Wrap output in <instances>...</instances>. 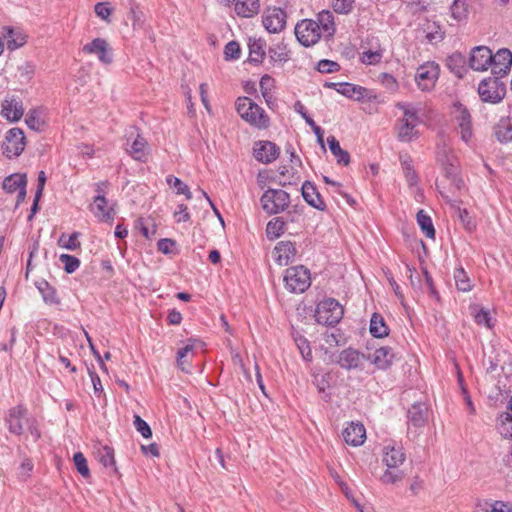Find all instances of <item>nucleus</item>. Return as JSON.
I'll return each mask as SVG.
<instances>
[{"label": "nucleus", "mask_w": 512, "mask_h": 512, "mask_svg": "<svg viewBox=\"0 0 512 512\" xmlns=\"http://www.w3.org/2000/svg\"><path fill=\"white\" fill-rule=\"evenodd\" d=\"M393 468H387L380 480L384 484H394L405 477V473L400 470L392 471Z\"/></svg>", "instance_id": "obj_52"}, {"label": "nucleus", "mask_w": 512, "mask_h": 512, "mask_svg": "<svg viewBox=\"0 0 512 512\" xmlns=\"http://www.w3.org/2000/svg\"><path fill=\"white\" fill-rule=\"evenodd\" d=\"M301 193L304 200L313 208L319 211H325L326 204L322 200L320 193L317 191L314 184L310 181H305L301 187Z\"/></svg>", "instance_id": "obj_23"}, {"label": "nucleus", "mask_w": 512, "mask_h": 512, "mask_svg": "<svg viewBox=\"0 0 512 512\" xmlns=\"http://www.w3.org/2000/svg\"><path fill=\"white\" fill-rule=\"evenodd\" d=\"M333 86H338V88H336V91L338 93L356 101H361L365 98L369 99L371 97L370 91L367 88L359 85L343 82L333 84Z\"/></svg>", "instance_id": "obj_21"}, {"label": "nucleus", "mask_w": 512, "mask_h": 512, "mask_svg": "<svg viewBox=\"0 0 512 512\" xmlns=\"http://www.w3.org/2000/svg\"><path fill=\"white\" fill-rule=\"evenodd\" d=\"M382 59V54L379 51H365L362 54L361 61L366 65L378 64Z\"/></svg>", "instance_id": "obj_60"}, {"label": "nucleus", "mask_w": 512, "mask_h": 512, "mask_svg": "<svg viewBox=\"0 0 512 512\" xmlns=\"http://www.w3.org/2000/svg\"><path fill=\"white\" fill-rule=\"evenodd\" d=\"M241 49L237 41H230L224 48V55L226 60H237L240 58Z\"/></svg>", "instance_id": "obj_54"}, {"label": "nucleus", "mask_w": 512, "mask_h": 512, "mask_svg": "<svg viewBox=\"0 0 512 512\" xmlns=\"http://www.w3.org/2000/svg\"><path fill=\"white\" fill-rule=\"evenodd\" d=\"M344 315L342 305L334 298H325L315 309V320L318 324L334 327Z\"/></svg>", "instance_id": "obj_2"}, {"label": "nucleus", "mask_w": 512, "mask_h": 512, "mask_svg": "<svg viewBox=\"0 0 512 512\" xmlns=\"http://www.w3.org/2000/svg\"><path fill=\"white\" fill-rule=\"evenodd\" d=\"M133 424L135 429L146 439L152 437V430L148 423L143 420L139 415H134Z\"/></svg>", "instance_id": "obj_53"}, {"label": "nucleus", "mask_w": 512, "mask_h": 512, "mask_svg": "<svg viewBox=\"0 0 512 512\" xmlns=\"http://www.w3.org/2000/svg\"><path fill=\"white\" fill-rule=\"evenodd\" d=\"M262 208L268 214H278L284 211L290 203V195L281 189L269 188L261 196Z\"/></svg>", "instance_id": "obj_4"}, {"label": "nucleus", "mask_w": 512, "mask_h": 512, "mask_svg": "<svg viewBox=\"0 0 512 512\" xmlns=\"http://www.w3.org/2000/svg\"><path fill=\"white\" fill-rule=\"evenodd\" d=\"M270 59L274 62H287L289 60L288 50L285 44L279 43L269 48Z\"/></svg>", "instance_id": "obj_43"}, {"label": "nucleus", "mask_w": 512, "mask_h": 512, "mask_svg": "<svg viewBox=\"0 0 512 512\" xmlns=\"http://www.w3.org/2000/svg\"><path fill=\"white\" fill-rule=\"evenodd\" d=\"M84 54H94L99 61L105 65H109L113 61L112 49L104 38H95L90 43L83 46Z\"/></svg>", "instance_id": "obj_10"}, {"label": "nucleus", "mask_w": 512, "mask_h": 512, "mask_svg": "<svg viewBox=\"0 0 512 512\" xmlns=\"http://www.w3.org/2000/svg\"><path fill=\"white\" fill-rule=\"evenodd\" d=\"M454 280L457 288H472L469 284L467 272L462 267L455 269Z\"/></svg>", "instance_id": "obj_56"}, {"label": "nucleus", "mask_w": 512, "mask_h": 512, "mask_svg": "<svg viewBox=\"0 0 512 512\" xmlns=\"http://www.w3.org/2000/svg\"><path fill=\"white\" fill-rule=\"evenodd\" d=\"M366 357L358 350L351 347L342 350L337 358L339 366L345 370H354L360 368Z\"/></svg>", "instance_id": "obj_14"}, {"label": "nucleus", "mask_w": 512, "mask_h": 512, "mask_svg": "<svg viewBox=\"0 0 512 512\" xmlns=\"http://www.w3.org/2000/svg\"><path fill=\"white\" fill-rule=\"evenodd\" d=\"M99 462L106 468L111 467L116 471L114 450L109 446H102L96 452Z\"/></svg>", "instance_id": "obj_38"}, {"label": "nucleus", "mask_w": 512, "mask_h": 512, "mask_svg": "<svg viewBox=\"0 0 512 512\" xmlns=\"http://www.w3.org/2000/svg\"><path fill=\"white\" fill-rule=\"evenodd\" d=\"M439 66L435 62H427L421 65L416 72L415 81L422 91H429L439 77Z\"/></svg>", "instance_id": "obj_8"}, {"label": "nucleus", "mask_w": 512, "mask_h": 512, "mask_svg": "<svg viewBox=\"0 0 512 512\" xmlns=\"http://www.w3.org/2000/svg\"><path fill=\"white\" fill-rule=\"evenodd\" d=\"M409 425L416 428L424 427L428 420V407L425 403H414L407 412Z\"/></svg>", "instance_id": "obj_22"}, {"label": "nucleus", "mask_w": 512, "mask_h": 512, "mask_svg": "<svg viewBox=\"0 0 512 512\" xmlns=\"http://www.w3.org/2000/svg\"><path fill=\"white\" fill-rule=\"evenodd\" d=\"M24 113L22 101L18 98L6 99L2 103V116L8 121H19Z\"/></svg>", "instance_id": "obj_24"}, {"label": "nucleus", "mask_w": 512, "mask_h": 512, "mask_svg": "<svg viewBox=\"0 0 512 512\" xmlns=\"http://www.w3.org/2000/svg\"><path fill=\"white\" fill-rule=\"evenodd\" d=\"M471 314H473L474 319L477 324L485 325L486 327H491V318L489 316V312L484 309H478L477 305L470 307Z\"/></svg>", "instance_id": "obj_48"}, {"label": "nucleus", "mask_w": 512, "mask_h": 512, "mask_svg": "<svg viewBox=\"0 0 512 512\" xmlns=\"http://www.w3.org/2000/svg\"><path fill=\"white\" fill-rule=\"evenodd\" d=\"M395 358V354L390 347H380L375 350L372 357H369L370 361L378 368L385 370L389 368Z\"/></svg>", "instance_id": "obj_25"}, {"label": "nucleus", "mask_w": 512, "mask_h": 512, "mask_svg": "<svg viewBox=\"0 0 512 512\" xmlns=\"http://www.w3.org/2000/svg\"><path fill=\"white\" fill-rule=\"evenodd\" d=\"M259 8V0H238L235 4V12L244 18L254 16L258 13Z\"/></svg>", "instance_id": "obj_30"}, {"label": "nucleus", "mask_w": 512, "mask_h": 512, "mask_svg": "<svg viewBox=\"0 0 512 512\" xmlns=\"http://www.w3.org/2000/svg\"><path fill=\"white\" fill-rule=\"evenodd\" d=\"M370 333L375 338H383L389 334L384 318L378 313H373L370 319Z\"/></svg>", "instance_id": "obj_31"}, {"label": "nucleus", "mask_w": 512, "mask_h": 512, "mask_svg": "<svg viewBox=\"0 0 512 512\" xmlns=\"http://www.w3.org/2000/svg\"><path fill=\"white\" fill-rule=\"evenodd\" d=\"M27 186L26 174L14 173L3 180L2 187L7 193H15Z\"/></svg>", "instance_id": "obj_28"}, {"label": "nucleus", "mask_w": 512, "mask_h": 512, "mask_svg": "<svg viewBox=\"0 0 512 512\" xmlns=\"http://www.w3.org/2000/svg\"><path fill=\"white\" fill-rule=\"evenodd\" d=\"M90 211L100 222H111L114 219V209L108 206L106 197L98 194L90 205Z\"/></svg>", "instance_id": "obj_16"}, {"label": "nucleus", "mask_w": 512, "mask_h": 512, "mask_svg": "<svg viewBox=\"0 0 512 512\" xmlns=\"http://www.w3.org/2000/svg\"><path fill=\"white\" fill-rule=\"evenodd\" d=\"M26 413L27 409L22 404L8 410L6 423L8 425L9 432L15 435H21L23 433L24 428L22 419L25 417Z\"/></svg>", "instance_id": "obj_18"}, {"label": "nucleus", "mask_w": 512, "mask_h": 512, "mask_svg": "<svg viewBox=\"0 0 512 512\" xmlns=\"http://www.w3.org/2000/svg\"><path fill=\"white\" fill-rule=\"evenodd\" d=\"M59 260L64 265V269L67 273L75 272L80 266V260L72 255L62 254Z\"/></svg>", "instance_id": "obj_51"}, {"label": "nucleus", "mask_w": 512, "mask_h": 512, "mask_svg": "<svg viewBox=\"0 0 512 512\" xmlns=\"http://www.w3.org/2000/svg\"><path fill=\"white\" fill-rule=\"evenodd\" d=\"M249 58L248 61L254 64L262 63L265 56L266 42L261 38H249Z\"/></svg>", "instance_id": "obj_26"}, {"label": "nucleus", "mask_w": 512, "mask_h": 512, "mask_svg": "<svg viewBox=\"0 0 512 512\" xmlns=\"http://www.w3.org/2000/svg\"><path fill=\"white\" fill-rule=\"evenodd\" d=\"M396 107L403 111L402 122H407L415 125H418L420 123V119L418 116L419 109L416 108L413 104L399 102L397 103Z\"/></svg>", "instance_id": "obj_36"}, {"label": "nucleus", "mask_w": 512, "mask_h": 512, "mask_svg": "<svg viewBox=\"0 0 512 512\" xmlns=\"http://www.w3.org/2000/svg\"><path fill=\"white\" fill-rule=\"evenodd\" d=\"M284 281L287 288H309L311 285L310 271L303 265L290 267L286 269Z\"/></svg>", "instance_id": "obj_9"}, {"label": "nucleus", "mask_w": 512, "mask_h": 512, "mask_svg": "<svg viewBox=\"0 0 512 512\" xmlns=\"http://www.w3.org/2000/svg\"><path fill=\"white\" fill-rule=\"evenodd\" d=\"M130 10H129V19L132 20L134 29L137 27H142L144 23V14L140 10L139 5L134 0H129Z\"/></svg>", "instance_id": "obj_45"}, {"label": "nucleus", "mask_w": 512, "mask_h": 512, "mask_svg": "<svg viewBox=\"0 0 512 512\" xmlns=\"http://www.w3.org/2000/svg\"><path fill=\"white\" fill-rule=\"evenodd\" d=\"M236 111L240 117L250 125L265 129L269 126V117L264 109L252 101L249 97H239L235 102Z\"/></svg>", "instance_id": "obj_1"}, {"label": "nucleus", "mask_w": 512, "mask_h": 512, "mask_svg": "<svg viewBox=\"0 0 512 512\" xmlns=\"http://www.w3.org/2000/svg\"><path fill=\"white\" fill-rule=\"evenodd\" d=\"M296 253L295 244L291 241H280L273 250L275 260L281 266H286L292 262Z\"/></svg>", "instance_id": "obj_19"}, {"label": "nucleus", "mask_w": 512, "mask_h": 512, "mask_svg": "<svg viewBox=\"0 0 512 512\" xmlns=\"http://www.w3.org/2000/svg\"><path fill=\"white\" fill-rule=\"evenodd\" d=\"M279 147L271 141H259L255 143L254 157L257 161L269 164L279 156Z\"/></svg>", "instance_id": "obj_15"}, {"label": "nucleus", "mask_w": 512, "mask_h": 512, "mask_svg": "<svg viewBox=\"0 0 512 512\" xmlns=\"http://www.w3.org/2000/svg\"><path fill=\"white\" fill-rule=\"evenodd\" d=\"M44 302L47 305L58 306L61 303V298L57 294V290H39Z\"/></svg>", "instance_id": "obj_59"}, {"label": "nucleus", "mask_w": 512, "mask_h": 512, "mask_svg": "<svg viewBox=\"0 0 512 512\" xmlns=\"http://www.w3.org/2000/svg\"><path fill=\"white\" fill-rule=\"evenodd\" d=\"M493 58L491 63L492 74L499 78L505 77L509 73L512 65L511 51L507 48L499 49L497 53L493 55Z\"/></svg>", "instance_id": "obj_13"}, {"label": "nucleus", "mask_w": 512, "mask_h": 512, "mask_svg": "<svg viewBox=\"0 0 512 512\" xmlns=\"http://www.w3.org/2000/svg\"><path fill=\"white\" fill-rule=\"evenodd\" d=\"M73 461L77 471L84 477L88 478L90 476V470L87 464V460L84 457L83 453L77 452L73 456Z\"/></svg>", "instance_id": "obj_50"}, {"label": "nucleus", "mask_w": 512, "mask_h": 512, "mask_svg": "<svg viewBox=\"0 0 512 512\" xmlns=\"http://www.w3.org/2000/svg\"><path fill=\"white\" fill-rule=\"evenodd\" d=\"M406 460V455L401 446L386 445L383 448V462L387 468H398Z\"/></svg>", "instance_id": "obj_20"}, {"label": "nucleus", "mask_w": 512, "mask_h": 512, "mask_svg": "<svg viewBox=\"0 0 512 512\" xmlns=\"http://www.w3.org/2000/svg\"><path fill=\"white\" fill-rule=\"evenodd\" d=\"M497 140L506 144L512 141V122L509 118H501L494 128Z\"/></svg>", "instance_id": "obj_29"}, {"label": "nucleus", "mask_w": 512, "mask_h": 512, "mask_svg": "<svg viewBox=\"0 0 512 512\" xmlns=\"http://www.w3.org/2000/svg\"><path fill=\"white\" fill-rule=\"evenodd\" d=\"M174 217L177 222H187L190 220V214L188 208L184 204H179L177 210L174 212Z\"/></svg>", "instance_id": "obj_63"}, {"label": "nucleus", "mask_w": 512, "mask_h": 512, "mask_svg": "<svg viewBox=\"0 0 512 512\" xmlns=\"http://www.w3.org/2000/svg\"><path fill=\"white\" fill-rule=\"evenodd\" d=\"M379 80L381 84L389 91L394 92L398 88V83L396 79L388 73H381L379 75Z\"/></svg>", "instance_id": "obj_61"}, {"label": "nucleus", "mask_w": 512, "mask_h": 512, "mask_svg": "<svg viewBox=\"0 0 512 512\" xmlns=\"http://www.w3.org/2000/svg\"><path fill=\"white\" fill-rule=\"evenodd\" d=\"M417 125L410 124L407 122H402L399 129H398V138L400 141L409 142L412 140V138L416 135V128Z\"/></svg>", "instance_id": "obj_49"}, {"label": "nucleus", "mask_w": 512, "mask_h": 512, "mask_svg": "<svg viewBox=\"0 0 512 512\" xmlns=\"http://www.w3.org/2000/svg\"><path fill=\"white\" fill-rule=\"evenodd\" d=\"M478 94L483 102L499 103L506 94V85L501 78L494 76L483 79L478 86Z\"/></svg>", "instance_id": "obj_3"}, {"label": "nucleus", "mask_w": 512, "mask_h": 512, "mask_svg": "<svg viewBox=\"0 0 512 512\" xmlns=\"http://www.w3.org/2000/svg\"><path fill=\"white\" fill-rule=\"evenodd\" d=\"M417 223L427 238H435V228L431 217L424 210H419L416 215Z\"/></svg>", "instance_id": "obj_35"}, {"label": "nucleus", "mask_w": 512, "mask_h": 512, "mask_svg": "<svg viewBox=\"0 0 512 512\" xmlns=\"http://www.w3.org/2000/svg\"><path fill=\"white\" fill-rule=\"evenodd\" d=\"M458 215L466 230L472 231L475 229L476 224L467 209L458 208Z\"/></svg>", "instance_id": "obj_62"}, {"label": "nucleus", "mask_w": 512, "mask_h": 512, "mask_svg": "<svg viewBox=\"0 0 512 512\" xmlns=\"http://www.w3.org/2000/svg\"><path fill=\"white\" fill-rule=\"evenodd\" d=\"M448 69L458 78H462L467 72L466 58L460 52H455L447 58Z\"/></svg>", "instance_id": "obj_27"}, {"label": "nucleus", "mask_w": 512, "mask_h": 512, "mask_svg": "<svg viewBox=\"0 0 512 512\" xmlns=\"http://www.w3.org/2000/svg\"><path fill=\"white\" fill-rule=\"evenodd\" d=\"M4 36L7 38V47L10 50L17 49L25 44V37L18 35L14 29L7 27L5 28Z\"/></svg>", "instance_id": "obj_42"}, {"label": "nucleus", "mask_w": 512, "mask_h": 512, "mask_svg": "<svg viewBox=\"0 0 512 512\" xmlns=\"http://www.w3.org/2000/svg\"><path fill=\"white\" fill-rule=\"evenodd\" d=\"M487 512H512V509L503 501H495L489 505Z\"/></svg>", "instance_id": "obj_64"}, {"label": "nucleus", "mask_w": 512, "mask_h": 512, "mask_svg": "<svg viewBox=\"0 0 512 512\" xmlns=\"http://www.w3.org/2000/svg\"><path fill=\"white\" fill-rule=\"evenodd\" d=\"M292 337L303 359L309 362L312 361V349L309 341L296 331L292 332Z\"/></svg>", "instance_id": "obj_37"}, {"label": "nucleus", "mask_w": 512, "mask_h": 512, "mask_svg": "<svg viewBox=\"0 0 512 512\" xmlns=\"http://www.w3.org/2000/svg\"><path fill=\"white\" fill-rule=\"evenodd\" d=\"M146 145V140L142 136L137 134V137L133 140L132 143H129V140H127L126 151L135 160H142L145 157Z\"/></svg>", "instance_id": "obj_32"}, {"label": "nucleus", "mask_w": 512, "mask_h": 512, "mask_svg": "<svg viewBox=\"0 0 512 512\" xmlns=\"http://www.w3.org/2000/svg\"><path fill=\"white\" fill-rule=\"evenodd\" d=\"M492 51L486 46L474 47L470 53L469 66L475 71H485L491 66Z\"/></svg>", "instance_id": "obj_12"}, {"label": "nucleus", "mask_w": 512, "mask_h": 512, "mask_svg": "<svg viewBox=\"0 0 512 512\" xmlns=\"http://www.w3.org/2000/svg\"><path fill=\"white\" fill-rule=\"evenodd\" d=\"M437 161L442 166L444 176L450 180L451 186L455 190H460L462 188L463 181L458 177V166L455 156L444 149L438 153Z\"/></svg>", "instance_id": "obj_7"}, {"label": "nucleus", "mask_w": 512, "mask_h": 512, "mask_svg": "<svg viewBox=\"0 0 512 512\" xmlns=\"http://www.w3.org/2000/svg\"><path fill=\"white\" fill-rule=\"evenodd\" d=\"M25 122L30 129L35 131H41L45 123L41 116V111L38 109L29 110L26 115Z\"/></svg>", "instance_id": "obj_40"}, {"label": "nucleus", "mask_w": 512, "mask_h": 512, "mask_svg": "<svg viewBox=\"0 0 512 512\" xmlns=\"http://www.w3.org/2000/svg\"><path fill=\"white\" fill-rule=\"evenodd\" d=\"M319 24V31L327 33L328 36H333L335 33L334 16L329 10H323L318 13L317 21Z\"/></svg>", "instance_id": "obj_33"}, {"label": "nucleus", "mask_w": 512, "mask_h": 512, "mask_svg": "<svg viewBox=\"0 0 512 512\" xmlns=\"http://www.w3.org/2000/svg\"><path fill=\"white\" fill-rule=\"evenodd\" d=\"M451 16L457 20L461 21L466 19L468 14L467 5L465 3V0H454L451 7Z\"/></svg>", "instance_id": "obj_46"}, {"label": "nucleus", "mask_w": 512, "mask_h": 512, "mask_svg": "<svg viewBox=\"0 0 512 512\" xmlns=\"http://www.w3.org/2000/svg\"><path fill=\"white\" fill-rule=\"evenodd\" d=\"M499 433L507 439H512V414L504 412L499 417Z\"/></svg>", "instance_id": "obj_41"}, {"label": "nucleus", "mask_w": 512, "mask_h": 512, "mask_svg": "<svg viewBox=\"0 0 512 512\" xmlns=\"http://www.w3.org/2000/svg\"><path fill=\"white\" fill-rule=\"evenodd\" d=\"M294 32L299 43L305 47L313 46L321 38L319 24L312 19H303L298 22Z\"/></svg>", "instance_id": "obj_5"}, {"label": "nucleus", "mask_w": 512, "mask_h": 512, "mask_svg": "<svg viewBox=\"0 0 512 512\" xmlns=\"http://www.w3.org/2000/svg\"><path fill=\"white\" fill-rule=\"evenodd\" d=\"M344 441L351 446H361L366 439V429L360 422H350L342 432Z\"/></svg>", "instance_id": "obj_17"}, {"label": "nucleus", "mask_w": 512, "mask_h": 512, "mask_svg": "<svg viewBox=\"0 0 512 512\" xmlns=\"http://www.w3.org/2000/svg\"><path fill=\"white\" fill-rule=\"evenodd\" d=\"M286 12L277 7L268 8L263 14V25L270 33H279L286 26Z\"/></svg>", "instance_id": "obj_11"}, {"label": "nucleus", "mask_w": 512, "mask_h": 512, "mask_svg": "<svg viewBox=\"0 0 512 512\" xmlns=\"http://www.w3.org/2000/svg\"><path fill=\"white\" fill-rule=\"evenodd\" d=\"M354 0H333V10L338 14H349L354 7Z\"/></svg>", "instance_id": "obj_55"}, {"label": "nucleus", "mask_w": 512, "mask_h": 512, "mask_svg": "<svg viewBox=\"0 0 512 512\" xmlns=\"http://www.w3.org/2000/svg\"><path fill=\"white\" fill-rule=\"evenodd\" d=\"M285 231V222L281 217H276L268 222L266 226V233L268 238H278Z\"/></svg>", "instance_id": "obj_39"}, {"label": "nucleus", "mask_w": 512, "mask_h": 512, "mask_svg": "<svg viewBox=\"0 0 512 512\" xmlns=\"http://www.w3.org/2000/svg\"><path fill=\"white\" fill-rule=\"evenodd\" d=\"M25 146L26 138L22 129L11 128L6 132L2 150L7 158L18 157L24 151Z\"/></svg>", "instance_id": "obj_6"}, {"label": "nucleus", "mask_w": 512, "mask_h": 512, "mask_svg": "<svg viewBox=\"0 0 512 512\" xmlns=\"http://www.w3.org/2000/svg\"><path fill=\"white\" fill-rule=\"evenodd\" d=\"M317 70L320 73H333L340 70V65L332 60L322 59L317 64Z\"/></svg>", "instance_id": "obj_57"}, {"label": "nucleus", "mask_w": 512, "mask_h": 512, "mask_svg": "<svg viewBox=\"0 0 512 512\" xmlns=\"http://www.w3.org/2000/svg\"><path fill=\"white\" fill-rule=\"evenodd\" d=\"M327 143L331 153L337 158L338 164L346 166L350 163L349 153L341 148L339 141L334 136H329Z\"/></svg>", "instance_id": "obj_34"}, {"label": "nucleus", "mask_w": 512, "mask_h": 512, "mask_svg": "<svg viewBox=\"0 0 512 512\" xmlns=\"http://www.w3.org/2000/svg\"><path fill=\"white\" fill-rule=\"evenodd\" d=\"M95 14L106 22H110V15L112 13V9L109 7V3L107 2H99L94 7Z\"/></svg>", "instance_id": "obj_58"}, {"label": "nucleus", "mask_w": 512, "mask_h": 512, "mask_svg": "<svg viewBox=\"0 0 512 512\" xmlns=\"http://www.w3.org/2000/svg\"><path fill=\"white\" fill-rule=\"evenodd\" d=\"M80 233L74 232L69 236L62 234L59 238V244L68 250L74 251L80 247V242L78 241V237Z\"/></svg>", "instance_id": "obj_47"}, {"label": "nucleus", "mask_w": 512, "mask_h": 512, "mask_svg": "<svg viewBox=\"0 0 512 512\" xmlns=\"http://www.w3.org/2000/svg\"><path fill=\"white\" fill-rule=\"evenodd\" d=\"M166 182L170 187L176 189L177 194L185 195L186 199L188 200L192 199V193L190 192L189 187L186 184H184L179 178L169 175L166 178Z\"/></svg>", "instance_id": "obj_44"}]
</instances>
